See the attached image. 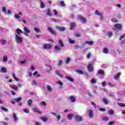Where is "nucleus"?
<instances>
[{
  "mask_svg": "<svg viewBox=\"0 0 125 125\" xmlns=\"http://www.w3.org/2000/svg\"><path fill=\"white\" fill-rule=\"evenodd\" d=\"M54 49L55 50H56V51H60V50H61V48L58 45H56L54 47Z\"/></svg>",
  "mask_w": 125,
  "mask_h": 125,
  "instance_id": "nucleus-20",
  "label": "nucleus"
},
{
  "mask_svg": "<svg viewBox=\"0 0 125 125\" xmlns=\"http://www.w3.org/2000/svg\"><path fill=\"white\" fill-rule=\"evenodd\" d=\"M91 105H93V106H94L95 109L96 108V104H95V103H94V102H92L91 103Z\"/></svg>",
  "mask_w": 125,
  "mask_h": 125,
  "instance_id": "nucleus-58",
  "label": "nucleus"
},
{
  "mask_svg": "<svg viewBox=\"0 0 125 125\" xmlns=\"http://www.w3.org/2000/svg\"><path fill=\"white\" fill-rule=\"evenodd\" d=\"M2 11L4 12V13H6V7L4 6L2 7Z\"/></svg>",
  "mask_w": 125,
  "mask_h": 125,
  "instance_id": "nucleus-43",
  "label": "nucleus"
},
{
  "mask_svg": "<svg viewBox=\"0 0 125 125\" xmlns=\"http://www.w3.org/2000/svg\"><path fill=\"white\" fill-rule=\"evenodd\" d=\"M0 42H1V44H2L3 45H4V44H5V43H6V41H5V40H0Z\"/></svg>",
  "mask_w": 125,
  "mask_h": 125,
  "instance_id": "nucleus-44",
  "label": "nucleus"
},
{
  "mask_svg": "<svg viewBox=\"0 0 125 125\" xmlns=\"http://www.w3.org/2000/svg\"><path fill=\"white\" fill-rule=\"evenodd\" d=\"M22 110L23 111V112H24V113H29L30 112V111L29 110V109L27 108L23 109Z\"/></svg>",
  "mask_w": 125,
  "mask_h": 125,
  "instance_id": "nucleus-45",
  "label": "nucleus"
},
{
  "mask_svg": "<svg viewBox=\"0 0 125 125\" xmlns=\"http://www.w3.org/2000/svg\"><path fill=\"white\" fill-rule=\"evenodd\" d=\"M112 35L113 33L111 32H108L106 33V36L108 37V38H110Z\"/></svg>",
  "mask_w": 125,
  "mask_h": 125,
  "instance_id": "nucleus-36",
  "label": "nucleus"
},
{
  "mask_svg": "<svg viewBox=\"0 0 125 125\" xmlns=\"http://www.w3.org/2000/svg\"><path fill=\"white\" fill-rule=\"evenodd\" d=\"M55 73L56 74V75H57L58 76H59V77L62 78V75H60V73L59 72V71L58 70H56L55 71Z\"/></svg>",
  "mask_w": 125,
  "mask_h": 125,
  "instance_id": "nucleus-37",
  "label": "nucleus"
},
{
  "mask_svg": "<svg viewBox=\"0 0 125 125\" xmlns=\"http://www.w3.org/2000/svg\"><path fill=\"white\" fill-rule=\"evenodd\" d=\"M35 125H41V123L39 122H36Z\"/></svg>",
  "mask_w": 125,
  "mask_h": 125,
  "instance_id": "nucleus-64",
  "label": "nucleus"
},
{
  "mask_svg": "<svg viewBox=\"0 0 125 125\" xmlns=\"http://www.w3.org/2000/svg\"><path fill=\"white\" fill-rule=\"evenodd\" d=\"M99 111H101V112H104L105 111V108H100L99 109Z\"/></svg>",
  "mask_w": 125,
  "mask_h": 125,
  "instance_id": "nucleus-61",
  "label": "nucleus"
},
{
  "mask_svg": "<svg viewBox=\"0 0 125 125\" xmlns=\"http://www.w3.org/2000/svg\"><path fill=\"white\" fill-rule=\"evenodd\" d=\"M93 116H94L93 111H92V110H89V118L92 119V118H93Z\"/></svg>",
  "mask_w": 125,
  "mask_h": 125,
  "instance_id": "nucleus-12",
  "label": "nucleus"
},
{
  "mask_svg": "<svg viewBox=\"0 0 125 125\" xmlns=\"http://www.w3.org/2000/svg\"><path fill=\"white\" fill-rule=\"evenodd\" d=\"M48 31L51 34H55V31L51 27H48Z\"/></svg>",
  "mask_w": 125,
  "mask_h": 125,
  "instance_id": "nucleus-22",
  "label": "nucleus"
},
{
  "mask_svg": "<svg viewBox=\"0 0 125 125\" xmlns=\"http://www.w3.org/2000/svg\"><path fill=\"white\" fill-rule=\"evenodd\" d=\"M108 120H109V118H108L107 117H104L102 118L103 121H108Z\"/></svg>",
  "mask_w": 125,
  "mask_h": 125,
  "instance_id": "nucleus-52",
  "label": "nucleus"
},
{
  "mask_svg": "<svg viewBox=\"0 0 125 125\" xmlns=\"http://www.w3.org/2000/svg\"><path fill=\"white\" fill-rule=\"evenodd\" d=\"M42 120L43 121V122H46V121L48 120V118L46 117H43L42 118Z\"/></svg>",
  "mask_w": 125,
  "mask_h": 125,
  "instance_id": "nucleus-39",
  "label": "nucleus"
},
{
  "mask_svg": "<svg viewBox=\"0 0 125 125\" xmlns=\"http://www.w3.org/2000/svg\"><path fill=\"white\" fill-rule=\"evenodd\" d=\"M14 17H15V19H19L20 18V16H19V15H17L16 14H15Z\"/></svg>",
  "mask_w": 125,
  "mask_h": 125,
  "instance_id": "nucleus-48",
  "label": "nucleus"
},
{
  "mask_svg": "<svg viewBox=\"0 0 125 125\" xmlns=\"http://www.w3.org/2000/svg\"><path fill=\"white\" fill-rule=\"evenodd\" d=\"M13 118L15 122H17L19 120L18 117L17 116V114L16 113H13Z\"/></svg>",
  "mask_w": 125,
  "mask_h": 125,
  "instance_id": "nucleus-11",
  "label": "nucleus"
},
{
  "mask_svg": "<svg viewBox=\"0 0 125 125\" xmlns=\"http://www.w3.org/2000/svg\"><path fill=\"white\" fill-rule=\"evenodd\" d=\"M91 83H92L93 84H95V83H96V81H95V79H92L91 80Z\"/></svg>",
  "mask_w": 125,
  "mask_h": 125,
  "instance_id": "nucleus-50",
  "label": "nucleus"
},
{
  "mask_svg": "<svg viewBox=\"0 0 125 125\" xmlns=\"http://www.w3.org/2000/svg\"><path fill=\"white\" fill-rule=\"evenodd\" d=\"M95 14H96L97 15H98L99 16H100L101 20H103V16L101 15V14L100 13L98 10L95 11Z\"/></svg>",
  "mask_w": 125,
  "mask_h": 125,
  "instance_id": "nucleus-16",
  "label": "nucleus"
},
{
  "mask_svg": "<svg viewBox=\"0 0 125 125\" xmlns=\"http://www.w3.org/2000/svg\"><path fill=\"white\" fill-rule=\"evenodd\" d=\"M24 32L20 28H18L16 30L15 33V41L18 44H21L23 42V38L21 37V34H23Z\"/></svg>",
  "mask_w": 125,
  "mask_h": 125,
  "instance_id": "nucleus-1",
  "label": "nucleus"
},
{
  "mask_svg": "<svg viewBox=\"0 0 125 125\" xmlns=\"http://www.w3.org/2000/svg\"><path fill=\"white\" fill-rule=\"evenodd\" d=\"M114 112L115 111L112 109L108 111L109 115H114Z\"/></svg>",
  "mask_w": 125,
  "mask_h": 125,
  "instance_id": "nucleus-46",
  "label": "nucleus"
},
{
  "mask_svg": "<svg viewBox=\"0 0 125 125\" xmlns=\"http://www.w3.org/2000/svg\"><path fill=\"white\" fill-rule=\"evenodd\" d=\"M68 42H69V43H71V44H74V43L75 42V41L68 38Z\"/></svg>",
  "mask_w": 125,
  "mask_h": 125,
  "instance_id": "nucleus-35",
  "label": "nucleus"
},
{
  "mask_svg": "<svg viewBox=\"0 0 125 125\" xmlns=\"http://www.w3.org/2000/svg\"><path fill=\"white\" fill-rule=\"evenodd\" d=\"M74 48H75V49H79V48H80V45H79V44L75 45Z\"/></svg>",
  "mask_w": 125,
  "mask_h": 125,
  "instance_id": "nucleus-53",
  "label": "nucleus"
},
{
  "mask_svg": "<svg viewBox=\"0 0 125 125\" xmlns=\"http://www.w3.org/2000/svg\"><path fill=\"white\" fill-rule=\"evenodd\" d=\"M23 29H24V32H25V33H24L25 36H28V34H30L31 33V31L29 30V29H28V28L24 27L23 28Z\"/></svg>",
  "mask_w": 125,
  "mask_h": 125,
  "instance_id": "nucleus-7",
  "label": "nucleus"
},
{
  "mask_svg": "<svg viewBox=\"0 0 125 125\" xmlns=\"http://www.w3.org/2000/svg\"><path fill=\"white\" fill-rule=\"evenodd\" d=\"M75 120L76 122H82L83 121V117L76 115L75 117Z\"/></svg>",
  "mask_w": 125,
  "mask_h": 125,
  "instance_id": "nucleus-4",
  "label": "nucleus"
},
{
  "mask_svg": "<svg viewBox=\"0 0 125 125\" xmlns=\"http://www.w3.org/2000/svg\"><path fill=\"white\" fill-rule=\"evenodd\" d=\"M103 52L104 54H108V53H109V50H108V48H104Z\"/></svg>",
  "mask_w": 125,
  "mask_h": 125,
  "instance_id": "nucleus-19",
  "label": "nucleus"
},
{
  "mask_svg": "<svg viewBox=\"0 0 125 125\" xmlns=\"http://www.w3.org/2000/svg\"><path fill=\"white\" fill-rule=\"evenodd\" d=\"M46 15H48V16L51 17L52 16L51 15V9H48L46 12Z\"/></svg>",
  "mask_w": 125,
  "mask_h": 125,
  "instance_id": "nucleus-15",
  "label": "nucleus"
},
{
  "mask_svg": "<svg viewBox=\"0 0 125 125\" xmlns=\"http://www.w3.org/2000/svg\"><path fill=\"white\" fill-rule=\"evenodd\" d=\"M98 74H99V75H101V76H103V75H104V71L102 69H100L98 72Z\"/></svg>",
  "mask_w": 125,
  "mask_h": 125,
  "instance_id": "nucleus-29",
  "label": "nucleus"
},
{
  "mask_svg": "<svg viewBox=\"0 0 125 125\" xmlns=\"http://www.w3.org/2000/svg\"><path fill=\"white\" fill-rule=\"evenodd\" d=\"M3 62H6L7 61V56H4L3 57Z\"/></svg>",
  "mask_w": 125,
  "mask_h": 125,
  "instance_id": "nucleus-42",
  "label": "nucleus"
},
{
  "mask_svg": "<svg viewBox=\"0 0 125 125\" xmlns=\"http://www.w3.org/2000/svg\"><path fill=\"white\" fill-rule=\"evenodd\" d=\"M78 19L81 20V21H83V23H85L87 22V20L85 19V18L83 17V16H78Z\"/></svg>",
  "mask_w": 125,
  "mask_h": 125,
  "instance_id": "nucleus-2",
  "label": "nucleus"
},
{
  "mask_svg": "<svg viewBox=\"0 0 125 125\" xmlns=\"http://www.w3.org/2000/svg\"><path fill=\"white\" fill-rule=\"evenodd\" d=\"M70 61H71V58L70 57L66 58L65 60V63L69 64V63H70Z\"/></svg>",
  "mask_w": 125,
  "mask_h": 125,
  "instance_id": "nucleus-30",
  "label": "nucleus"
},
{
  "mask_svg": "<svg viewBox=\"0 0 125 125\" xmlns=\"http://www.w3.org/2000/svg\"><path fill=\"white\" fill-rule=\"evenodd\" d=\"M33 104V100L32 99H29L27 101V104L29 105V106H31L32 104Z\"/></svg>",
  "mask_w": 125,
  "mask_h": 125,
  "instance_id": "nucleus-34",
  "label": "nucleus"
},
{
  "mask_svg": "<svg viewBox=\"0 0 125 125\" xmlns=\"http://www.w3.org/2000/svg\"><path fill=\"white\" fill-rule=\"evenodd\" d=\"M20 63H21V64H25V63H26V60L21 61Z\"/></svg>",
  "mask_w": 125,
  "mask_h": 125,
  "instance_id": "nucleus-63",
  "label": "nucleus"
},
{
  "mask_svg": "<svg viewBox=\"0 0 125 125\" xmlns=\"http://www.w3.org/2000/svg\"><path fill=\"white\" fill-rule=\"evenodd\" d=\"M57 118L58 119V121L60 120V119H61V116L60 115H57Z\"/></svg>",
  "mask_w": 125,
  "mask_h": 125,
  "instance_id": "nucleus-62",
  "label": "nucleus"
},
{
  "mask_svg": "<svg viewBox=\"0 0 125 125\" xmlns=\"http://www.w3.org/2000/svg\"><path fill=\"white\" fill-rule=\"evenodd\" d=\"M120 76H121V73H117V75H115L114 77V80H116V81H117V80L120 79Z\"/></svg>",
  "mask_w": 125,
  "mask_h": 125,
  "instance_id": "nucleus-17",
  "label": "nucleus"
},
{
  "mask_svg": "<svg viewBox=\"0 0 125 125\" xmlns=\"http://www.w3.org/2000/svg\"><path fill=\"white\" fill-rule=\"evenodd\" d=\"M10 87H11V88H12L13 89H15V90H18V87L15 85L13 86L10 85Z\"/></svg>",
  "mask_w": 125,
  "mask_h": 125,
  "instance_id": "nucleus-23",
  "label": "nucleus"
},
{
  "mask_svg": "<svg viewBox=\"0 0 125 125\" xmlns=\"http://www.w3.org/2000/svg\"><path fill=\"white\" fill-rule=\"evenodd\" d=\"M75 35L76 38H81V37H82V35L81 34V33H76Z\"/></svg>",
  "mask_w": 125,
  "mask_h": 125,
  "instance_id": "nucleus-38",
  "label": "nucleus"
},
{
  "mask_svg": "<svg viewBox=\"0 0 125 125\" xmlns=\"http://www.w3.org/2000/svg\"><path fill=\"white\" fill-rule=\"evenodd\" d=\"M87 70L90 73L93 72V67L92 66V63H89L87 66Z\"/></svg>",
  "mask_w": 125,
  "mask_h": 125,
  "instance_id": "nucleus-3",
  "label": "nucleus"
},
{
  "mask_svg": "<svg viewBox=\"0 0 125 125\" xmlns=\"http://www.w3.org/2000/svg\"><path fill=\"white\" fill-rule=\"evenodd\" d=\"M76 72L78 73V74H79L80 75H83V74H84L83 71L81 70H76Z\"/></svg>",
  "mask_w": 125,
  "mask_h": 125,
  "instance_id": "nucleus-25",
  "label": "nucleus"
},
{
  "mask_svg": "<svg viewBox=\"0 0 125 125\" xmlns=\"http://www.w3.org/2000/svg\"><path fill=\"white\" fill-rule=\"evenodd\" d=\"M76 26H77V23L76 22H72L71 23V30H73V29H75L76 28Z\"/></svg>",
  "mask_w": 125,
  "mask_h": 125,
  "instance_id": "nucleus-13",
  "label": "nucleus"
},
{
  "mask_svg": "<svg viewBox=\"0 0 125 125\" xmlns=\"http://www.w3.org/2000/svg\"><path fill=\"white\" fill-rule=\"evenodd\" d=\"M34 31H35L36 33L37 34L39 33H42L41 30H40L38 27H34Z\"/></svg>",
  "mask_w": 125,
  "mask_h": 125,
  "instance_id": "nucleus-28",
  "label": "nucleus"
},
{
  "mask_svg": "<svg viewBox=\"0 0 125 125\" xmlns=\"http://www.w3.org/2000/svg\"><path fill=\"white\" fill-rule=\"evenodd\" d=\"M115 28L116 29H117V30H122V28H123V26H122V24L120 23H116L114 25Z\"/></svg>",
  "mask_w": 125,
  "mask_h": 125,
  "instance_id": "nucleus-8",
  "label": "nucleus"
},
{
  "mask_svg": "<svg viewBox=\"0 0 125 125\" xmlns=\"http://www.w3.org/2000/svg\"><path fill=\"white\" fill-rule=\"evenodd\" d=\"M47 89L49 92H52V88L50 85H48L47 86Z\"/></svg>",
  "mask_w": 125,
  "mask_h": 125,
  "instance_id": "nucleus-26",
  "label": "nucleus"
},
{
  "mask_svg": "<svg viewBox=\"0 0 125 125\" xmlns=\"http://www.w3.org/2000/svg\"><path fill=\"white\" fill-rule=\"evenodd\" d=\"M7 72V70H6V68L5 67H1L0 69V72L1 73H6Z\"/></svg>",
  "mask_w": 125,
  "mask_h": 125,
  "instance_id": "nucleus-21",
  "label": "nucleus"
},
{
  "mask_svg": "<svg viewBox=\"0 0 125 125\" xmlns=\"http://www.w3.org/2000/svg\"><path fill=\"white\" fill-rule=\"evenodd\" d=\"M73 117H74V114H68L67 115V119L71 121L72 120V119H73Z\"/></svg>",
  "mask_w": 125,
  "mask_h": 125,
  "instance_id": "nucleus-24",
  "label": "nucleus"
},
{
  "mask_svg": "<svg viewBox=\"0 0 125 125\" xmlns=\"http://www.w3.org/2000/svg\"><path fill=\"white\" fill-rule=\"evenodd\" d=\"M65 79H66V80H68V81H69V82H71V83H74V79L71 78V77H66Z\"/></svg>",
  "mask_w": 125,
  "mask_h": 125,
  "instance_id": "nucleus-27",
  "label": "nucleus"
},
{
  "mask_svg": "<svg viewBox=\"0 0 125 125\" xmlns=\"http://www.w3.org/2000/svg\"><path fill=\"white\" fill-rule=\"evenodd\" d=\"M125 34H124V35L121 36L119 38L120 41H122V40H123V39H124V38H125Z\"/></svg>",
  "mask_w": 125,
  "mask_h": 125,
  "instance_id": "nucleus-57",
  "label": "nucleus"
},
{
  "mask_svg": "<svg viewBox=\"0 0 125 125\" xmlns=\"http://www.w3.org/2000/svg\"><path fill=\"white\" fill-rule=\"evenodd\" d=\"M106 85H107V82H106V81L103 82V83H102V86H106Z\"/></svg>",
  "mask_w": 125,
  "mask_h": 125,
  "instance_id": "nucleus-55",
  "label": "nucleus"
},
{
  "mask_svg": "<svg viewBox=\"0 0 125 125\" xmlns=\"http://www.w3.org/2000/svg\"><path fill=\"white\" fill-rule=\"evenodd\" d=\"M43 46L44 49H50V48H51L52 45L51 44H44Z\"/></svg>",
  "mask_w": 125,
  "mask_h": 125,
  "instance_id": "nucleus-6",
  "label": "nucleus"
},
{
  "mask_svg": "<svg viewBox=\"0 0 125 125\" xmlns=\"http://www.w3.org/2000/svg\"><path fill=\"white\" fill-rule=\"evenodd\" d=\"M111 21H112L113 23H118V21L115 19L112 18L111 19Z\"/></svg>",
  "mask_w": 125,
  "mask_h": 125,
  "instance_id": "nucleus-40",
  "label": "nucleus"
},
{
  "mask_svg": "<svg viewBox=\"0 0 125 125\" xmlns=\"http://www.w3.org/2000/svg\"><path fill=\"white\" fill-rule=\"evenodd\" d=\"M53 12H54V15L55 16L57 15V11H56V10L54 9V10H53Z\"/></svg>",
  "mask_w": 125,
  "mask_h": 125,
  "instance_id": "nucleus-60",
  "label": "nucleus"
},
{
  "mask_svg": "<svg viewBox=\"0 0 125 125\" xmlns=\"http://www.w3.org/2000/svg\"><path fill=\"white\" fill-rule=\"evenodd\" d=\"M84 43L88 44L89 45H92V44H93V42L91 41H86L84 42Z\"/></svg>",
  "mask_w": 125,
  "mask_h": 125,
  "instance_id": "nucleus-31",
  "label": "nucleus"
},
{
  "mask_svg": "<svg viewBox=\"0 0 125 125\" xmlns=\"http://www.w3.org/2000/svg\"><path fill=\"white\" fill-rule=\"evenodd\" d=\"M40 7L41 8H44L45 7V4L42 0H40Z\"/></svg>",
  "mask_w": 125,
  "mask_h": 125,
  "instance_id": "nucleus-18",
  "label": "nucleus"
},
{
  "mask_svg": "<svg viewBox=\"0 0 125 125\" xmlns=\"http://www.w3.org/2000/svg\"><path fill=\"white\" fill-rule=\"evenodd\" d=\"M40 104H41V105H42L43 106H45V105H46V103H45L44 101L41 102L40 103Z\"/></svg>",
  "mask_w": 125,
  "mask_h": 125,
  "instance_id": "nucleus-56",
  "label": "nucleus"
},
{
  "mask_svg": "<svg viewBox=\"0 0 125 125\" xmlns=\"http://www.w3.org/2000/svg\"><path fill=\"white\" fill-rule=\"evenodd\" d=\"M69 100L71 103H75V102H76V100H77V99H76V98L75 97V96H70L69 97Z\"/></svg>",
  "mask_w": 125,
  "mask_h": 125,
  "instance_id": "nucleus-5",
  "label": "nucleus"
},
{
  "mask_svg": "<svg viewBox=\"0 0 125 125\" xmlns=\"http://www.w3.org/2000/svg\"><path fill=\"white\" fill-rule=\"evenodd\" d=\"M62 65V60H60L59 61L58 63V66L59 67H60V66H61Z\"/></svg>",
  "mask_w": 125,
  "mask_h": 125,
  "instance_id": "nucleus-54",
  "label": "nucleus"
},
{
  "mask_svg": "<svg viewBox=\"0 0 125 125\" xmlns=\"http://www.w3.org/2000/svg\"><path fill=\"white\" fill-rule=\"evenodd\" d=\"M118 104L119 105V106H120V107H125V104L121 103H119Z\"/></svg>",
  "mask_w": 125,
  "mask_h": 125,
  "instance_id": "nucleus-49",
  "label": "nucleus"
},
{
  "mask_svg": "<svg viewBox=\"0 0 125 125\" xmlns=\"http://www.w3.org/2000/svg\"><path fill=\"white\" fill-rule=\"evenodd\" d=\"M15 100L16 101V102H20V101L22 100V98L19 97L17 99H15Z\"/></svg>",
  "mask_w": 125,
  "mask_h": 125,
  "instance_id": "nucleus-41",
  "label": "nucleus"
},
{
  "mask_svg": "<svg viewBox=\"0 0 125 125\" xmlns=\"http://www.w3.org/2000/svg\"><path fill=\"white\" fill-rule=\"evenodd\" d=\"M32 111L34 113H37L38 114H42V112L40 111V110L38 109V108L36 107H34L32 108Z\"/></svg>",
  "mask_w": 125,
  "mask_h": 125,
  "instance_id": "nucleus-10",
  "label": "nucleus"
},
{
  "mask_svg": "<svg viewBox=\"0 0 125 125\" xmlns=\"http://www.w3.org/2000/svg\"><path fill=\"white\" fill-rule=\"evenodd\" d=\"M61 5H62V6H65V2L64 1H62L60 2Z\"/></svg>",
  "mask_w": 125,
  "mask_h": 125,
  "instance_id": "nucleus-59",
  "label": "nucleus"
},
{
  "mask_svg": "<svg viewBox=\"0 0 125 125\" xmlns=\"http://www.w3.org/2000/svg\"><path fill=\"white\" fill-rule=\"evenodd\" d=\"M108 84L110 87H113V86H115V84L112 83L111 82L108 83Z\"/></svg>",
  "mask_w": 125,
  "mask_h": 125,
  "instance_id": "nucleus-47",
  "label": "nucleus"
},
{
  "mask_svg": "<svg viewBox=\"0 0 125 125\" xmlns=\"http://www.w3.org/2000/svg\"><path fill=\"white\" fill-rule=\"evenodd\" d=\"M102 101L105 104V105H107L108 104V100L105 97L103 98Z\"/></svg>",
  "mask_w": 125,
  "mask_h": 125,
  "instance_id": "nucleus-14",
  "label": "nucleus"
},
{
  "mask_svg": "<svg viewBox=\"0 0 125 125\" xmlns=\"http://www.w3.org/2000/svg\"><path fill=\"white\" fill-rule=\"evenodd\" d=\"M56 28L58 30V31H60L61 32H63V31H65L66 30V28L65 27H60L56 26Z\"/></svg>",
  "mask_w": 125,
  "mask_h": 125,
  "instance_id": "nucleus-9",
  "label": "nucleus"
},
{
  "mask_svg": "<svg viewBox=\"0 0 125 125\" xmlns=\"http://www.w3.org/2000/svg\"><path fill=\"white\" fill-rule=\"evenodd\" d=\"M32 84L33 85H38V83H37L36 80H33V81L32 82Z\"/></svg>",
  "mask_w": 125,
  "mask_h": 125,
  "instance_id": "nucleus-51",
  "label": "nucleus"
},
{
  "mask_svg": "<svg viewBox=\"0 0 125 125\" xmlns=\"http://www.w3.org/2000/svg\"><path fill=\"white\" fill-rule=\"evenodd\" d=\"M0 109H1V110H2V111H4V112H8V109H7V108L4 107V106H1L0 107Z\"/></svg>",
  "mask_w": 125,
  "mask_h": 125,
  "instance_id": "nucleus-32",
  "label": "nucleus"
},
{
  "mask_svg": "<svg viewBox=\"0 0 125 125\" xmlns=\"http://www.w3.org/2000/svg\"><path fill=\"white\" fill-rule=\"evenodd\" d=\"M59 44L61 47H63L64 46V44H63V42L61 40H59Z\"/></svg>",
  "mask_w": 125,
  "mask_h": 125,
  "instance_id": "nucleus-33",
  "label": "nucleus"
}]
</instances>
